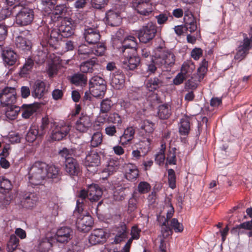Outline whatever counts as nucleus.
Here are the masks:
<instances>
[{
	"label": "nucleus",
	"mask_w": 252,
	"mask_h": 252,
	"mask_svg": "<svg viewBox=\"0 0 252 252\" xmlns=\"http://www.w3.org/2000/svg\"><path fill=\"white\" fill-rule=\"evenodd\" d=\"M71 81L73 84L76 85H79L82 83H84L86 80L83 74H75L71 77Z\"/></svg>",
	"instance_id": "obj_50"
},
{
	"label": "nucleus",
	"mask_w": 252,
	"mask_h": 252,
	"mask_svg": "<svg viewBox=\"0 0 252 252\" xmlns=\"http://www.w3.org/2000/svg\"><path fill=\"white\" fill-rule=\"evenodd\" d=\"M106 234L102 229H94L89 237V242L92 245L103 243L106 241Z\"/></svg>",
	"instance_id": "obj_13"
},
{
	"label": "nucleus",
	"mask_w": 252,
	"mask_h": 252,
	"mask_svg": "<svg viewBox=\"0 0 252 252\" xmlns=\"http://www.w3.org/2000/svg\"><path fill=\"white\" fill-rule=\"evenodd\" d=\"M127 236V232L126 226L125 224L121 225L120 230L118 231L117 234L116 235L114 242L111 244L113 245V243L115 244H119L123 241L126 238Z\"/></svg>",
	"instance_id": "obj_36"
},
{
	"label": "nucleus",
	"mask_w": 252,
	"mask_h": 252,
	"mask_svg": "<svg viewBox=\"0 0 252 252\" xmlns=\"http://www.w3.org/2000/svg\"><path fill=\"white\" fill-rule=\"evenodd\" d=\"M94 51L88 45L83 44L79 46L78 49V56L81 59H86L92 57Z\"/></svg>",
	"instance_id": "obj_28"
},
{
	"label": "nucleus",
	"mask_w": 252,
	"mask_h": 252,
	"mask_svg": "<svg viewBox=\"0 0 252 252\" xmlns=\"http://www.w3.org/2000/svg\"><path fill=\"white\" fill-rule=\"evenodd\" d=\"M38 200V197L36 193H26L21 199V205L24 208H32L36 205Z\"/></svg>",
	"instance_id": "obj_16"
},
{
	"label": "nucleus",
	"mask_w": 252,
	"mask_h": 252,
	"mask_svg": "<svg viewBox=\"0 0 252 252\" xmlns=\"http://www.w3.org/2000/svg\"><path fill=\"white\" fill-rule=\"evenodd\" d=\"M108 24L111 26H117L121 23V18L119 12L109 10L106 16Z\"/></svg>",
	"instance_id": "obj_26"
},
{
	"label": "nucleus",
	"mask_w": 252,
	"mask_h": 252,
	"mask_svg": "<svg viewBox=\"0 0 252 252\" xmlns=\"http://www.w3.org/2000/svg\"><path fill=\"white\" fill-rule=\"evenodd\" d=\"M113 105L112 101L109 98H106L101 101L100 104V112L107 113L111 109Z\"/></svg>",
	"instance_id": "obj_41"
},
{
	"label": "nucleus",
	"mask_w": 252,
	"mask_h": 252,
	"mask_svg": "<svg viewBox=\"0 0 252 252\" xmlns=\"http://www.w3.org/2000/svg\"><path fill=\"white\" fill-rule=\"evenodd\" d=\"M105 50L106 47L104 44L100 43L93 50L94 51L93 54L98 56H102L104 54Z\"/></svg>",
	"instance_id": "obj_57"
},
{
	"label": "nucleus",
	"mask_w": 252,
	"mask_h": 252,
	"mask_svg": "<svg viewBox=\"0 0 252 252\" xmlns=\"http://www.w3.org/2000/svg\"><path fill=\"white\" fill-rule=\"evenodd\" d=\"M132 6L138 13L144 16L149 15L154 10L149 0H132Z\"/></svg>",
	"instance_id": "obj_9"
},
{
	"label": "nucleus",
	"mask_w": 252,
	"mask_h": 252,
	"mask_svg": "<svg viewBox=\"0 0 252 252\" xmlns=\"http://www.w3.org/2000/svg\"><path fill=\"white\" fill-rule=\"evenodd\" d=\"M162 82L157 77L148 80L146 83V88L149 91H153L161 85Z\"/></svg>",
	"instance_id": "obj_40"
},
{
	"label": "nucleus",
	"mask_w": 252,
	"mask_h": 252,
	"mask_svg": "<svg viewBox=\"0 0 252 252\" xmlns=\"http://www.w3.org/2000/svg\"><path fill=\"white\" fill-rule=\"evenodd\" d=\"M168 176L169 187L173 189L176 187V176L174 170L172 169L168 170Z\"/></svg>",
	"instance_id": "obj_52"
},
{
	"label": "nucleus",
	"mask_w": 252,
	"mask_h": 252,
	"mask_svg": "<svg viewBox=\"0 0 252 252\" xmlns=\"http://www.w3.org/2000/svg\"><path fill=\"white\" fill-rule=\"evenodd\" d=\"M179 133L181 135L187 136L190 131V123L189 118L184 116L180 120Z\"/></svg>",
	"instance_id": "obj_31"
},
{
	"label": "nucleus",
	"mask_w": 252,
	"mask_h": 252,
	"mask_svg": "<svg viewBox=\"0 0 252 252\" xmlns=\"http://www.w3.org/2000/svg\"><path fill=\"white\" fill-rule=\"evenodd\" d=\"M12 185L10 180L4 177H0V189L3 193L8 192L12 189Z\"/></svg>",
	"instance_id": "obj_42"
},
{
	"label": "nucleus",
	"mask_w": 252,
	"mask_h": 252,
	"mask_svg": "<svg viewBox=\"0 0 252 252\" xmlns=\"http://www.w3.org/2000/svg\"><path fill=\"white\" fill-rule=\"evenodd\" d=\"M16 92L14 87H6L0 94V101L3 106L12 105L16 102Z\"/></svg>",
	"instance_id": "obj_10"
},
{
	"label": "nucleus",
	"mask_w": 252,
	"mask_h": 252,
	"mask_svg": "<svg viewBox=\"0 0 252 252\" xmlns=\"http://www.w3.org/2000/svg\"><path fill=\"white\" fill-rule=\"evenodd\" d=\"M59 31L61 35L63 37L70 36L73 33V25L70 19L65 18L59 27Z\"/></svg>",
	"instance_id": "obj_21"
},
{
	"label": "nucleus",
	"mask_w": 252,
	"mask_h": 252,
	"mask_svg": "<svg viewBox=\"0 0 252 252\" xmlns=\"http://www.w3.org/2000/svg\"><path fill=\"white\" fill-rule=\"evenodd\" d=\"M103 136L101 132L96 131L92 136L91 145L93 147H96L100 145L102 142Z\"/></svg>",
	"instance_id": "obj_44"
},
{
	"label": "nucleus",
	"mask_w": 252,
	"mask_h": 252,
	"mask_svg": "<svg viewBox=\"0 0 252 252\" xmlns=\"http://www.w3.org/2000/svg\"><path fill=\"white\" fill-rule=\"evenodd\" d=\"M207 70V62L204 60L202 62V64L198 68V78L200 79H202L204 77V75L206 73Z\"/></svg>",
	"instance_id": "obj_54"
},
{
	"label": "nucleus",
	"mask_w": 252,
	"mask_h": 252,
	"mask_svg": "<svg viewBox=\"0 0 252 252\" xmlns=\"http://www.w3.org/2000/svg\"><path fill=\"white\" fill-rule=\"evenodd\" d=\"M151 189V186L146 182H141L138 185V190L140 193H147Z\"/></svg>",
	"instance_id": "obj_56"
},
{
	"label": "nucleus",
	"mask_w": 252,
	"mask_h": 252,
	"mask_svg": "<svg viewBox=\"0 0 252 252\" xmlns=\"http://www.w3.org/2000/svg\"><path fill=\"white\" fill-rule=\"evenodd\" d=\"M119 50L123 56L121 59L123 68L126 70L135 69L140 63V59L136 56L137 43L135 38L129 36L125 38Z\"/></svg>",
	"instance_id": "obj_1"
},
{
	"label": "nucleus",
	"mask_w": 252,
	"mask_h": 252,
	"mask_svg": "<svg viewBox=\"0 0 252 252\" xmlns=\"http://www.w3.org/2000/svg\"><path fill=\"white\" fill-rule=\"evenodd\" d=\"M188 77L184 75L182 72L179 73L173 79V83L176 85H178L182 84L184 80H185Z\"/></svg>",
	"instance_id": "obj_64"
},
{
	"label": "nucleus",
	"mask_w": 252,
	"mask_h": 252,
	"mask_svg": "<svg viewBox=\"0 0 252 252\" xmlns=\"http://www.w3.org/2000/svg\"><path fill=\"white\" fill-rule=\"evenodd\" d=\"M171 226L174 229L176 232H181L184 229L182 224L180 223L175 218L171 220Z\"/></svg>",
	"instance_id": "obj_55"
},
{
	"label": "nucleus",
	"mask_w": 252,
	"mask_h": 252,
	"mask_svg": "<svg viewBox=\"0 0 252 252\" xmlns=\"http://www.w3.org/2000/svg\"><path fill=\"white\" fill-rule=\"evenodd\" d=\"M70 130V126L64 124H54L51 132V138L54 140H61Z\"/></svg>",
	"instance_id": "obj_11"
},
{
	"label": "nucleus",
	"mask_w": 252,
	"mask_h": 252,
	"mask_svg": "<svg viewBox=\"0 0 252 252\" xmlns=\"http://www.w3.org/2000/svg\"><path fill=\"white\" fill-rule=\"evenodd\" d=\"M139 175V171L137 166L134 164L129 163L126 166V171L125 176L129 181L135 180Z\"/></svg>",
	"instance_id": "obj_30"
},
{
	"label": "nucleus",
	"mask_w": 252,
	"mask_h": 252,
	"mask_svg": "<svg viewBox=\"0 0 252 252\" xmlns=\"http://www.w3.org/2000/svg\"><path fill=\"white\" fill-rule=\"evenodd\" d=\"M119 161L111 159L107 165V167L103 170V173H107L108 175H110L116 172L119 168Z\"/></svg>",
	"instance_id": "obj_39"
},
{
	"label": "nucleus",
	"mask_w": 252,
	"mask_h": 252,
	"mask_svg": "<svg viewBox=\"0 0 252 252\" xmlns=\"http://www.w3.org/2000/svg\"><path fill=\"white\" fill-rule=\"evenodd\" d=\"M0 50H2V57L4 63L9 65H14L17 60V55L12 49L6 48L3 50L0 45Z\"/></svg>",
	"instance_id": "obj_17"
},
{
	"label": "nucleus",
	"mask_w": 252,
	"mask_h": 252,
	"mask_svg": "<svg viewBox=\"0 0 252 252\" xmlns=\"http://www.w3.org/2000/svg\"><path fill=\"white\" fill-rule=\"evenodd\" d=\"M100 162V157L98 153L92 151L86 156L84 163L89 171L94 172L96 171V167L99 165Z\"/></svg>",
	"instance_id": "obj_12"
},
{
	"label": "nucleus",
	"mask_w": 252,
	"mask_h": 252,
	"mask_svg": "<svg viewBox=\"0 0 252 252\" xmlns=\"http://www.w3.org/2000/svg\"><path fill=\"white\" fill-rule=\"evenodd\" d=\"M158 116L161 119H167L171 115V110L170 106L167 104L161 105L158 109Z\"/></svg>",
	"instance_id": "obj_35"
},
{
	"label": "nucleus",
	"mask_w": 252,
	"mask_h": 252,
	"mask_svg": "<svg viewBox=\"0 0 252 252\" xmlns=\"http://www.w3.org/2000/svg\"><path fill=\"white\" fill-rule=\"evenodd\" d=\"M239 46L248 51L252 47V35L250 38L244 37L242 44Z\"/></svg>",
	"instance_id": "obj_58"
},
{
	"label": "nucleus",
	"mask_w": 252,
	"mask_h": 252,
	"mask_svg": "<svg viewBox=\"0 0 252 252\" xmlns=\"http://www.w3.org/2000/svg\"><path fill=\"white\" fill-rule=\"evenodd\" d=\"M195 65L190 61L185 62L182 66L181 72L186 76L189 77L195 69Z\"/></svg>",
	"instance_id": "obj_37"
},
{
	"label": "nucleus",
	"mask_w": 252,
	"mask_h": 252,
	"mask_svg": "<svg viewBox=\"0 0 252 252\" xmlns=\"http://www.w3.org/2000/svg\"><path fill=\"white\" fill-rule=\"evenodd\" d=\"M53 238H43L39 240L37 247L38 252H48L52 246Z\"/></svg>",
	"instance_id": "obj_29"
},
{
	"label": "nucleus",
	"mask_w": 252,
	"mask_h": 252,
	"mask_svg": "<svg viewBox=\"0 0 252 252\" xmlns=\"http://www.w3.org/2000/svg\"><path fill=\"white\" fill-rule=\"evenodd\" d=\"M126 188L121 187L118 189H116L113 193L114 199L116 201H121L123 200L126 195Z\"/></svg>",
	"instance_id": "obj_47"
},
{
	"label": "nucleus",
	"mask_w": 252,
	"mask_h": 252,
	"mask_svg": "<svg viewBox=\"0 0 252 252\" xmlns=\"http://www.w3.org/2000/svg\"><path fill=\"white\" fill-rule=\"evenodd\" d=\"M46 177L57 182L60 180L61 175L60 168L54 165H47L46 169Z\"/></svg>",
	"instance_id": "obj_25"
},
{
	"label": "nucleus",
	"mask_w": 252,
	"mask_h": 252,
	"mask_svg": "<svg viewBox=\"0 0 252 252\" xmlns=\"http://www.w3.org/2000/svg\"><path fill=\"white\" fill-rule=\"evenodd\" d=\"M140 127L141 130V132L143 131L147 133L148 136V137L146 138V140H144L143 142H146V146L149 147L151 140L150 134L152 133L155 129V124L149 120H145L141 122Z\"/></svg>",
	"instance_id": "obj_19"
},
{
	"label": "nucleus",
	"mask_w": 252,
	"mask_h": 252,
	"mask_svg": "<svg viewBox=\"0 0 252 252\" xmlns=\"http://www.w3.org/2000/svg\"><path fill=\"white\" fill-rule=\"evenodd\" d=\"M49 125V119L47 117H43L42 119L41 124L39 129V136H42L45 133L46 130Z\"/></svg>",
	"instance_id": "obj_51"
},
{
	"label": "nucleus",
	"mask_w": 252,
	"mask_h": 252,
	"mask_svg": "<svg viewBox=\"0 0 252 252\" xmlns=\"http://www.w3.org/2000/svg\"><path fill=\"white\" fill-rule=\"evenodd\" d=\"M88 198L93 201H97L102 195V189L96 184L91 185L88 187Z\"/></svg>",
	"instance_id": "obj_22"
},
{
	"label": "nucleus",
	"mask_w": 252,
	"mask_h": 252,
	"mask_svg": "<svg viewBox=\"0 0 252 252\" xmlns=\"http://www.w3.org/2000/svg\"><path fill=\"white\" fill-rule=\"evenodd\" d=\"M248 51L242 48L240 46L238 47L237 52L235 56V59L237 60L241 61L242 60L248 53Z\"/></svg>",
	"instance_id": "obj_63"
},
{
	"label": "nucleus",
	"mask_w": 252,
	"mask_h": 252,
	"mask_svg": "<svg viewBox=\"0 0 252 252\" xmlns=\"http://www.w3.org/2000/svg\"><path fill=\"white\" fill-rule=\"evenodd\" d=\"M73 232L69 227H62L58 229L55 235L57 242L64 243L68 242L72 238Z\"/></svg>",
	"instance_id": "obj_14"
},
{
	"label": "nucleus",
	"mask_w": 252,
	"mask_h": 252,
	"mask_svg": "<svg viewBox=\"0 0 252 252\" xmlns=\"http://www.w3.org/2000/svg\"><path fill=\"white\" fill-rule=\"evenodd\" d=\"M38 108V105L36 104H23L20 108L22 117L24 119H29L36 112Z\"/></svg>",
	"instance_id": "obj_24"
},
{
	"label": "nucleus",
	"mask_w": 252,
	"mask_h": 252,
	"mask_svg": "<svg viewBox=\"0 0 252 252\" xmlns=\"http://www.w3.org/2000/svg\"><path fill=\"white\" fill-rule=\"evenodd\" d=\"M32 89V95L38 98L42 97L47 92L45 82L40 80H37L34 82Z\"/></svg>",
	"instance_id": "obj_15"
},
{
	"label": "nucleus",
	"mask_w": 252,
	"mask_h": 252,
	"mask_svg": "<svg viewBox=\"0 0 252 252\" xmlns=\"http://www.w3.org/2000/svg\"><path fill=\"white\" fill-rule=\"evenodd\" d=\"M37 136H39L38 126L32 125L27 133L26 140L29 142H33L36 139Z\"/></svg>",
	"instance_id": "obj_34"
},
{
	"label": "nucleus",
	"mask_w": 252,
	"mask_h": 252,
	"mask_svg": "<svg viewBox=\"0 0 252 252\" xmlns=\"http://www.w3.org/2000/svg\"><path fill=\"white\" fill-rule=\"evenodd\" d=\"M47 164L43 162L36 161L29 169L28 178L30 183L33 186L43 184L46 177Z\"/></svg>",
	"instance_id": "obj_3"
},
{
	"label": "nucleus",
	"mask_w": 252,
	"mask_h": 252,
	"mask_svg": "<svg viewBox=\"0 0 252 252\" xmlns=\"http://www.w3.org/2000/svg\"><path fill=\"white\" fill-rule=\"evenodd\" d=\"M96 61L91 60L82 63L80 65L81 71L83 73H92L94 71L93 67L96 64Z\"/></svg>",
	"instance_id": "obj_38"
},
{
	"label": "nucleus",
	"mask_w": 252,
	"mask_h": 252,
	"mask_svg": "<svg viewBox=\"0 0 252 252\" xmlns=\"http://www.w3.org/2000/svg\"><path fill=\"white\" fill-rule=\"evenodd\" d=\"M89 91L95 97L104 96L106 90L105 81L100 77L95 76L92 77L89 83Z\"/></svg>",
	"instance_id": "obj_4"
},
{
	"label": "nucleus",
	"mask_w": 252,
	"mask_h": 252,
	"mask_svg": "<svg viewBox=\"0 0 252 252\" xmlns=\"http://www.w3.org/2000/svg\"><path fill=\"white\" fill-rule=\"evenodd\" d=\"M201 80V79L197 78L195 76L191 77L186 83V88L191 90L195 89L197 87L198 82H200Z\"/></svg>",
	"instance_id": "obj_49"
},
{
	"label": "nucleus",
	"mask_w": 252,
	"mask_h": 252,
	"mask_svg": "<svg viewBox=\"0 0 252 252\" xmlns=\"http://www.w3.org/2000/svg\"><path fill=\"white\" fill-rule=\"evenodd\" d=\"M167 220H165L162 225L161 226V233L163 237V239L167 237V236L171 235L172 231L171 228L166 225Z\"/></svg>",
	"instance_id": "obj_59"
},
{
	"label": "nucleus",
	"mask_w": 252,
	"mask_h": 252,
	"mask_svg": "<svg viewBox=\"0 0 252 252\" xmlns=\"http://www.w3.org/2000/svg\"><path fill=\"white\" fill-rule=\"evenodd\" d=\"M175 56L172 51L158 47L151 61L147 63V72L150 75L155 73L158 67H171L175 64Z\"/></svg>",
	"instance_id": "obj_2"
},
{
	"label": "nucleus",
	"mask_w": 252,
	"mask_h": 252,
	"mask_svg": "<svg viewBox=\"0 0 252 252\" xmlns=\"http://www.w3.org/2000/svg\"><path fill=\"white\" fill-rule=\"evenodd\" d=\"M19 240L15 235H11L7 243V250L8 252H13L17 248Z\"/></svg>",
	"instance_id": "obj_45"
},
{
	"label": "nucleus",
	"mask_w": 252,
	"mask_h": 252,
	"mask_svg": "<svg viewBox=\"0 0 252 252\" xmlns=\"http://www.w3.org/2000/svg\"><path fill=\"white\" fill-rule=\"evenodd\" d=\"M135 128L132 126L127 127L125 129L123 134L120 137L119 142L122 145H126L134 138Z\"/></svg>",
	"instance_id": "obj_23"
},
{
	"label": "nucleus",
	"mask_w": 252,
	"mask_h": 252,
	"mask_svg": "<svg viewBox=\"0 0 252 252\" xmlns=\"http://www.w3.org/2000/svg\"><path fill=\"white\" fill-rule=\"evenodd\" d=\"M166 149L165 143H162L159 152L156 155L155 160L159 164L163 163L165 159L164 151Z\"/></svg>",
	"instance_id": "obj_48"
},
{
	"label": "nucleus",
	"mask_w": 252,
	"mask_h": 252,
	"mask_svg": "<svg viewBox=\"0 0 252 252\" xmlns=\"http://www.w3.org/2000/svg\"><path fill=\"white\" fill-rule=\"evenodd\" d=\"M93 122L92 118L89 115L82 114L79 119L76 121L75 128L80 132H87L92 126H99L100 124L96 123L93 125Z\"/></svg>",
	"instance_id": "obj_8"
},
{
	"label": "nucleus",
	"mask_w": 252,
	"mask_h": 252,
	"mask_svg": "<svg viewBox=\"0 0 252 252\" xmlns=\"http://www.w3.org/2000/svg\"><path fill=\"white\" fill-rule=\"evenodd\" d=\"M16 47L22 50H29L31 48V43L26 38L19 36L15 40Z\"/></svg>",
	"instance_id": "obj_33"
},
{
	"label": "nucleus",
	"mask_w": 252,
	"mask_h": 252,
	"mask_svg": "<svg viewBox=\"0 0 252 252\" xmlns=\"http://www.w3.org/2000/svg\"><path fill=\"white\" fill-rule=\"evenodd\" d=\"M61 156L65 158V170L70 175H77L80 172V166L77 160L68 156V151L63 149L60 153Z\"/></svg>",
	"instance_id": "obj_6"
},
{
	"label": "nucleus",
	"mask_w": 252,
	"mask_h": 252,
	"mask_svg": "<svg viewBox=\"0 0 252 252\" xmlns=\"http://www.w3.org/2000/svg\"><path fill=\"white\" fill-rule=\"evenodd\" d=\"M109 123L115 124H120L122 123V119L120 116L116 113H114L109 115L107 119Z\"/></svg>",
	"instance_id": "obj_53"
},
{
	"label": "nucleus",
	"mask_w": 252,
	"mask_h": 252,
	"mask_svg": "<svg viewBox=\"0 0 252 252\" xmlns=\"http://www.w3.org/2000/svg\"><path fill=\"white\" fill-rule=\"evenodd\" d=\"M242 228L248 230L252 229V220L251 221L244 222L236 226V227L233 228L231 230V232L232 233H237L239 235L240 233H242V232L241 231Z\"/></svg>",
	"instance_id": "obj_43"
},
{
	"label": "nucleus",
	"mask_w": 252,
	"mask_h": 252,
	"mask_svg": "<svg viewBox=\"0 0 252 252\" xmlns=\"http://www.w3.org/2000/svg\"><path fill=\"white\" fill-rule=\"evenodd\" d=\"M78 196L79 198L77 201V208L78 211L80 212L83 210V208H82L83 200L85 199L86 197H88V192L85 190H82L80 191Z\"/></svg>",
	"instance_id": "obj_46"
},
{
	"label": "nucleus",
	"mask_w": 252,
	"mask_h": 252,
	"mask_svg": "<svg viewBox=\"0 0 252 252\" xmlns=\"http://www.w3.org/2000/svg\"><path fill=\"white\" fill-rule=\"evenodd\" d=\"M84 35L86 41L90 44L97 43L100 38L98 31L91 28L85 30Z\"/></svg>",
	"instance_id": "obj_18"
},
{
	"label": "nucleus",
	"mask_w": 252,
	"mask_h": 252,
	"mask_svg": "<svg viewBox=\"0 0 252 252\" xmlns=\"http://www.w3.org/2000/svg\"><path fill=\"white\" fill-rule=\"evenodd\" d=\"M33 18V10L22 6L15 16V23L20 26H27L32 22Z\"/></svg>",
	"instance_id": "obj_5"
},
{
	"label": "nucleus",
	"mask_w": 252,
	"mask_h": 252,
	"mask_svg": "<svg viewBox=\"0 0 252 252\" xmlns=\"http://www.w3.org/2000/svg\"><path fill=\"white\" fill-rule=\"evenodd\" d=\"M8 138L10 143L15 144L20 143L21 137L18 133L12 132L8 135Z\"/></svg>",
	"instance_id": "obj_62"
},
{
	"label": "nucleus",
	"mask_w": 252,
	"mask_h": 252,
	"mask_svg": "<svg viewBox=\"0 0 252 252\" xmlns=\"http://www.w3.org/2000/svg\"><path fill=\"white\" fill-rule=\"evenodd\" d=\"M156 32V25L152 22H149L139 31L138 38L140 42L146 43L155 37Z\"/></svg>",
	"instance_id": "obj_7"
},
{
	"label": "nucleus",
	"mask_w": 252,
	"mask_h": 252,
	"mask_svg": "<svg viewBox=\"0 0 252 252\" xmlns=\"http://www.w3.org/2000/svg\"><path fill=\"white\" fill-rule=\"evenodd\" d=\"M108 0H91V4L94 8L101 9L107 4Z\"/></svg>",
	"instance_id": "obj_61"
},
{
	"label": "nucleus",
	"mask_w": 252,
	"mask_h": 252,
	"mask_svg": "<svg viewBox=\"0 0 252 252\" xmlns=\"http://www.w3.org/2000/svg\"><path fill=\"white\" fill-rule=\"evenodd\" d=\"M7 106L5 112L6 117L11 120L16 119L20 112V108L12 105Z\"/></svg>",
	"instance_id": "obj_32"
},
{
	"label": "nucleus",
	"mask_w": 252,
	"mask_h": 252,
	"mask_svg": "<svg viewBox=\"0 0 252 252\" xmlns=\"http://www.w3.org/2000/svg\"><path fill=\"white\" fill-rule=\"evenodd\" d=\"M125 80V77L123 73H117L113 75L111 84L114 88L119 90L123 87Z\"/></svg>",
	"instance_id": "obj_27"
},
{
	"label": "nucleus",
	"mask_w": 252,
	"mask_h": 252,
	"mask_svg": "<svg viewBox=\"0 0 252 252\" xmlns=\"http://www.w3.org/2000/svg\"><path fill=\"white\" fill-rule=\"evenodd\" d=\"M93 223L92 218L89 216H84L78 218L76 220V226L80 231H88Z\"/></svg>",
	"instance_id": "obj_20"
},
{
	"label": "nucleus",
	"mask_w": 252,
	"mask_h": 252,
	"mask_svg": "<svg viewBox=\"0 0 252 252\" xmlns=\"http://www.w3.org/2000/svg\"><path fill=\"white\" fill-rule=\"evenodd\" d=\"M33 64L34 62L32 59H28L27 60L22 69L23 73L26 74L28 71L32 68Z\"/></svg>",
	"instance_id": "obj_60"
}]
</instances>
